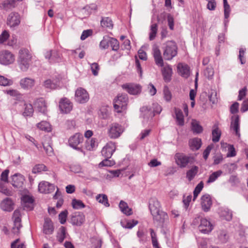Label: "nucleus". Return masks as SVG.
<instances>
[{
    "mask_svg": "<svg viewBox=\"0 0 248 248\" xmlns=\"http://www.w3.org/2000/svg\"><path fill=\"white\" fill-rule=\"evenodd\" d=\"M31 60L32 55L28 49L22 48L19 50L17 63L21 71L25 72L29 69Z\"/></svg>",
    "mask_w": 248,
    "mask_h": 248,
    "instance_id": "nucleus-1",
    "label": "nucleus"
},
{
    "mask_svg": "<svg viewBox=\"0 0 248 248\" xmlns=\"http://www.w3.org/2000/svg\"><path fill=\"white\" fill-rule=\"evenodd\" d=\"M128 98L126 94H119L114 99L113 107L118 113L123 112L127 108Z\"/></svg>",
    "mask_w": 248,
    "mask_h": 248,
    "instance_id": "nucleus-2",
    "label": "nucleus"
},
{
    "mask_svg": "<svg viewBox=\"0 0 248 248\" xmlns=\"http://www.w3.org/2000/svg\"><path fill=\"white\" fill-rule=\"evenodd\" d=\"M177 54V46L172 41H168L164 48L163 56L167 60H170Z\"/></svg>",
    "mask_w": 248,
    "mask_h": 248,
    "instance_id": "nucleus-3",
    "label": "nucleus"
},
{
    "mask_svg": "<svg viewBox=\"0 0 248 248\" xmlns=\"http://www.w3.org/2000/svg\"><path fill=\"white\" fill-rule=\"evenodd\" d=\"M174 158L176 164L182 168L186 167L189 163L192 164L194 161L193 157L186 155L183 153H176Z\"/></svg>",
    "mask_w": 248,
    "mask_h": 248,
    "instance_id": "nucleus-4",
    "label": "nucleus"
},
{
    "mask_svg": "<svg viewBox=\"0 0 248 248\" xmlns=\"http://www.w3.org/2000/svg\"><path fill=\"white\" fill-rule=\"evenodd\" d=\"M124 128L117 123H113L109 125L108 129V136L110 139L119 138L124 132Z\"/></svg>",
    "mask_w": 248,
    "mask_h": 248,
    "instance_id": "nucleus-5",
    "label": "nucleus"
},
{
    "mask_svg": "<svg viewBox=\"0 0 248 248\" xmlns=\"http://www.w3.org/2000/svg\"><path fill=\"white\" fill-rule=\"evenodd\" d=\"M89 99L88 92L82 88H78L75 92V100L80 104L86 103Z\"/></svg>",
    "mask_w": 248,
    "mask_h": 248,
    "instance_id": "nucleus-6",
    "label": "nucleus"
},
{
    "mask_svg": "<svg viewBox=\"0 0 248 248\" xmlns=\"http://www.w3.org/2000/svg\"><path fill=\"white\" fill-rule=\"evenodd\" d=\"M15 56L8 50H3L0 52V63L8 65L15 61Z\"/></svg>",
    "mask_w": 248,
    "mask_h": 248,
    "instance_id": "nucleus-7",
    "label": "nucleus"
},
{
    "mask_svg": "<svg viewBox=\"0 0 248 248\" xmlns=\"http://www.w3.org/2000/svg\"><path fill=\"white\" fill-rule=\"evenodd\" d=\"M13 219L14 220V226L12 228V232L15 234L19 232V230L22 227L21 224L20 212L19 210H16L13 213Z\"/></svg>",
    "mask_w": 248,
    "mask_h": 248,
    "instance_id": "nucleus-8",
    "label": "nucleus"
},
{
    "mask_svg": "<svg viewBox=\"0 0 248 248\" xmlns=\"http://www.w3.org/2000/svg\"><path fill=\"white\" fill-rule=\"evenodd\" d=\"M83 140V137L82 135L80 133H76L69 138L68 142L69 145L71 147L78 151H81V148L78 147V145L82 143Z\"/></svg>",
    "mask_w": 248,
    "mask_h": 248,
    "instance_id": "nucleus-9",
    "label": "nucleus"
},
{
    "mask_svg": "<svg viewBox=\"0 0 248 248\" xmlns=\"http://www.w3.org/2000/svg\"><path fill=\"white\" fill-rule=\"evenodd\" d=\"M116 150L115 143L112 141L108 142L103 148L101 151L102 155L107 158H110Z\"/></svg>",
    "mask_w": 248,
    "mask_h": 248,
    "instance_id": "nucleus-10",
    "label": "nucleus"
},
{
    "mask_svg": "<svg viewBox=\"0 0 248 248\" xmlns=\"http://www.w3.org/2000/svg\"><path fill=\"white\" fill-rule=\"evenodd\" d=\"M85 221L84 214L80 212H76L72 214L71 217V223L73 225L80 226Z\"/></svg>",
    "mask_w": 248,
    "mask_h": 248,
    "instance_id": "nucleus-11",
    "label": "nucleus"
},
{
    "mask_svg": "<svg viewBox=\"0 0 248 248\" xmlns=\"http://www.w3.org/2000/svg\"><path fill=\"white\" fill-rule=\"evenodd\" d=\"M20 23L19 15L15 12H12L9 15L7 18V24L10 28H15L19 25Z\"/></svg>",
    "mask_w": 248,
    "mask_h": 248,
    "instance_id": "nucleus-12",
    "label": "nucleus"
},
{
    "mask_svg": "<svg viewBox=\"0 0 248 248\" xmlns=\"http://www.w3.org/2000/svg\"><path fill=\"white\" fill-rule=\"evenodd\" d=\"M59 108L62 113H68L72 109L73 105L68 98L64 97L61 98L59 102Z\"/></svg>",
    "mask_w": 248,
    "mask_h": 248,
    "instance_id": "nucleus-13",
    "label": "nucleus"
},
{
    "mask_svg": "<svg viewBox=\"0 0 248 248\" xmlns=\"http://www.w3.org/2000/svg\"><path fill=\"white\" fill-rule=\"evenodd\" d=\"M122 87L129 93L133 95H136L140 93L141 90V88L140 85L133 83L124 84L122 85Z\"/></svg>",
    "mask_w": 248,
    "mask_h": 248,
    "instance_id": "nucleus-14",
    "label": "nucleus"
},
{
    "mask_svg": "<svg viewBox=\"0 0 248 248\" xmlns=\"http://www.w3.org/2000/svg\"><path fill=\"white\" fill-rule=\"evenodd\" d=\"M177 71L178 74L184 78H188L191 76L190 67L184 63H178L177 65Z\"/></svg>",
    "mask_w": 248,
    "mask_h": 248,
    "instance_id": "nucleus-15",
    "label": "nucleus"
},
{
    "mask_svg": "<svg viewBox=\"0 0 248 248\" xmlns=\"http://www.w3.org/2000/svg\"><path fill=\"white\" fill-rule=\"evenodd\" d=\"M55 190L54 185L46 181H42L39 184L38 190L42 193H50L53 192Z\"/></svg>",
    "mask_w": 248,
    "mask_h": 248,
    "instance_id": "nucleus-16",
    "label": "nucleus"
},
{
    "mask_svg": "<svg viewBox=\"0 0 248 248\" xmlns=\"http://www.w3.org/2000/svg\"><path fill=\"white\" fill-rule=\"evenodd\" d=\"M152 216L154 222H156L158 225L160 226H162L165 221L168 219L167 214L162 210Z\"/></svg>",
    "mask_w": 248,
    "mask_h": 248,
    "instance_id": "nucleus-17",
    "label": "nucleus"
},
{
    "mask_svg": "<svg viewBox=\"0 0 248 248\" xmlns=\"http://www.w3.org/2000/svg\"><path fill=\"white\" fill-rule=\"evenodd\" d=\"M213 229V226L211 222L206 218H202L201 223L199 226V229L200 232L203 233H208Z\"/></svg>",
    "mask_w": 248,
    "mask_h": 248,
    "instance_id": "nucleus-18",
    "label": "nucleus"
},
{
    "mask_svg": "<svg viewBox=\"0 0 248 248\" xmlns=\"http://www.w3.org/2000/svg\"><path fill=\"white\" fill-rule=\"evenodd\" d=\"M212 204L211 198L209 194L203 195L201 197V205L202 210L208 212L210 210Z\"/></svg>",
    "mask_w": 248,
    "mask_h": 248,
    "instance_id": "nucleus-19",
    "label": "nucleus"
},
{
    "mask_svg": "<svg viewBox=\"0 0 248 248\" xmlns=\"http://www.w3.org/2000/svg\"><path fill=\"white\" fill-rule=\"evenodd\" d=\"M146 110L150 112V115L153 117L156 114H159L162 110V108L157 103H154L152 104V107H143L141 108L142 111H145Z\"/></svg>",
    "mask_w": 248,
    "mask_h": 248,
    "instance_id": "nucleus-20",
    "label": "nucleus"
},
{
    "mask_svg": "<svg viewBox=\"0 0 248 248\" xmlns=\"http://www.w3.org/2000/svg\"><path fill=\"white\" fill-rule=\"evenodd\" d=\"M24 180V177L22 175L16 173L12 177L11 184L15 187H21L23 185Z\"/></svg>",
    "mask_w": 248,
    "mask_h": 248,
    "instance_id": "nucleus-21",
    "label": "nucleus"
},
{
    "mask_svg": "<svg viewBox=\"0 0 248 248\" xmlns=\"http://www.w3.org/2000/svg\"><path fill=\"white\" fill-rule=\"evenodd\" d=\"M1 208L5 211L10 212L14 209V203L9 198L4 199L0 203Z\"/></svg>",
    "mask_w": 248,
    "mask_h": 248,
    "instance_id": "nucleus-22",
    "label": "nucleus"
},
{
    "mask_svg": "<svg viewBox=\"0 0 248 248\" xmlns=\"http://www.w3.org/2000/svg\"><path fill=\"white\" fill-rule=\"evenodd\" d=\"M149 207L152 215L157 214L161 210L160 202L155 199H153L150 201Z\"/></svg>",
    "mask_w": 248,
    "mask_h": 248,
    "instance_id": "nucleus-23",
    "label": "nucleus"
},
{
    "mask_svg": "<svg viewBox=\"0 0 248 248\" xmlns=\"http://www.w3.org/2000/svg\"><path fill=\"white\" fill-rule=\"evenodd\" d=\"M60 78H48L44 82V86L47 88L54 89L60 86Z\"/></svg>",
    "mask_w": 248,
    "mask_h": 248,
    "instance_id": "nucleus-24",
    "label": "nucleus"
},
{
    "mask_svg": "<svg viewBox=\"0 0 248 248\" xmlns=\"http://www.w3.org/2000/svg\"><path fill=\"white\" fill-rule=\"evenodd\" d=\"M54 232V226L50 219L46 218L43 226V232L46 234H51Z\"/></svg>",
    "mask_w": 248,
    "mask_h": 248,
    "instance_id": "nucleus-25",
    "label": "nucleus"
},
{
    "mask_svg": "<svg viewBox=\"0 0 248 248\" xmlns=\"http://www.w3.org/2000/svg\"><path fill=\"white\" fill-rule=\"evenodd\" d=\"M34 106L39 112L44 114L46 113V105L44 98H40L37 99L34 103Z\"/></svg>",
    "mask_w": 248,
    "mask_h": 248,
    "instance_id": "nucleus-26",
    "label": "nucleus"
},
{
    "mask_svg": "<svg viewBox=\"0 0 248 248\" xmlns=\"http://www.w3.org/2000/svg\"><path fill=\"white\" fill-rule=\"evenodd\" d=\"M202 144L201 139L198 138H195L189 141V145L193 151L199 150L201 148Z\"/></svg>",
    "mask_w": 248,
    "mask_h": 248,
    "instance_id": "nucleus-27",
    "label": "nucleus"
},
{
    "mask_svg": "<svg viewBox=\"0 0 248 248\" xmlns=\"http://www.w3.org/2000/svg\"><path fill=\"white\" fill-rule=\"evenodd\" d=\"M161 67L163 78H170L172 73V69L171 66L166 63V64H163V66Z\"/></svg>",
    "mask_w": 248,
    "mask_h": 248,
    "instance_id": "nucleus-28",
    "label": "nucleus"
},
{
    "mask_svg": "<svg viewBox=\"0 0 248 248\" xmlns=\"http://www.w3.org/2000/svg\"><path fill=\"white\" fill-rule=\"evenodd\" d=\"M20 84L24 89H29L34 85V80L32 78H22Z\"/></svg>",
    "mask_w": 248,
    "mask_h": 248,
    "instance_id": "nucleus-29",
    "label": "nucleus"
},
{
    "mask_svg": "<svg viewBox=\"0 0 248 248\" xmlns=\"http://www.w3.org/2000/svg\"><path fill=\"white\" fill-rule=\"evenodd\" d=\"M119 208L124 214L129 216L132 215V209L129 208L127 203L123 201H121L119 205Z\"/></svg>",
    "mask_w": 248,
    "mask_h": 248,
    "instance_id": "nucleus-30",
    "label": "nucleus"
},
{
    "mask_svg": "<svg viewBox=\"0 0 248 248\" xmlns=\"http://www.w3.org/2000/svg\"><path fill=\"white\" fill-rule=\"evenodd\" d=\"M239 118L238 116L234 117V120L231 122V127L235 132L236 135L240 137V134L239 132Z\"/></svg>",
    "mask_w": 248,
    "mask_h": 248,
    "instance_id": "nucleus-31",
    "label": "nucleus"
},
{
    "mask_svg": "<svg viewBox=\"0 0 248 248\" xmlns=\"http://www.w3.org/2000/svg\"><path fill=\"white\" fill-rule=\"evenodd\" d=\"M199 171V168L196 166H193L186 173V177L189 181H191L193 179Z\"/></svg>",
    "mask_w": 248,
    "mask_h": 248,
    "instance_id": "nucleus-32",
    "label": "nucleus"
},
{
    "mask_svg": "<svg viewBox=\"0 0 248 248\" xmlns=\"http://www.w3.org/2000/svg\"><path fill=\"white\" fill-rule=\"evenodd\" d=\"M100 24L103 28H106L108 29H112L113 27L112 20L108 17H102Z\"/></svg>",
    "mask_w": 248,
    "mask_h": 248,
    "instance_id": "nucleus-33",
    "label": "nucleus"
},
{
    "mask_svg": "<svg viewBox=\"0 0 248 248\" xmlns=\"http://www.w3.org/2000/svg\"><path fill=\"white\" fill-rule=\"evenodd\" d=\"M176 119L178 124L183 125L184 124V116L182 110L179 108H175Z\"/></svg>",
    "mask_w": 248,
    "mask_h": 248,
    "instance_id": "nucleus-34",
    "label": "nucleus"
},
{
    "mask_svg": "<svg viewBox=\"0 0 248 248\" xmlns=\"http://www.w3.org/2000/svg\"><path fill=\"white\" fill-rule=\"evenodd\" d=\"M158 30L157 23H153L150 26V32L149 34V39L152 41L155 39Z\"/></svg>",
    "mask_w": 248,
    "mask_h": 248,
    "instance_id": "nucleus-35",
    "label": "nucleus"
},
{
    "mask_svg": "<svg viewBox=\"0 0 248 248\" xmlns=\"http://www.w3.org/2000/svg\"><path fill=\"white\" fill-rule=\"evenodd\" d=\"M192 130L194 133H201L202 132V127L200 125L199 122L195 120H193L191 122Z\"/></svg>",
    "mask_w": 248,
    "mask_h": 248,
    "instance_id": "nucleus-36",
    "label": "nucleus"
},
{
    "mask_svg": "<svg viewBox=\"0 0 248 248\" xmlns=\"http://www.w3.org/2000/svg\"><path fill=\"white\" fill-rule=\"evenodd\" d=\"M221 135V131L217 127H215L212 132V141L214 142L219 141Z\"/></svg>",
    "mask_w": 248,
    "mask_h": 248,
    "instance_id": "nucleus-37",
    "label": "nucleus"
},
{
    "mask_svg": "<svg viewBox=\"0 0 248 248\" xmlns=\"http://www.w3.org/2000/svg\"><path fill=\"white\" fill-rule=\"evenodd\" d=\"M66 237V228L63 226H61L59 229V232L57 233V240L60 242L62 243Z\"/></svg>",
    "mask_w": 248,
    "mask_h": 248,
    "instance_id": "nucleus-38",
    "label": "nucleus"
},
{
    "mask_svg": "<svg viewBox=\"0 0 248 248\" xmlns=\"http://www.w3.org/2000/svg\"><path fill=\"white\" fill-rule=\"evenodd\" d=\"M33 108L31 104H24V110L23 115L24 116H31L33 113Z\"/></svg>",
    "mask_w": 248,
    "mask_h": 248,
    "instance_id": "nucleus-39",
    "label": "nucleus"
},
{
    "mask_svg": "<svg viewBox=\"0 0 248 248\" xmlns=\"http://www.w3.org/2000/svg\"><path fill=\"white\" fill-rule=\"evenodd\" d=\"M220 216L227 221H230L232 219V212L228 209H224L221 211Z\"/></svg>",
    "mask_w": 248,
    "mask_h": 248,
    "instance_id": "nucleus-40",
    "label": "nucleus"
},
{
    "mask_svg": "<svg viewBox=\"0 0 248 248\" xmlns=\"http://www.w3.org/2000/svg\"><path fill=\"white\" fill-rule=\"evenodd\" d=\"M96 200L106 207H108L109 204L108 202V197L105 194H99L96 197Z\"/></svg>",
    "mask_w": 248,
    "mask_h": 248,
    "instance_id": "nucleus-41",
    "label": "nucleus"
},
{
    "mask_svg": "<svg viewBox=\"0 0 248 248\" xmlns=\"http://www.w3.org/2000/svg\"><path fill=\"white\" fill-rule=\"evenodd\" d=\"M22 201L23 202L24 207L30 208V205L33 204L34 200L32 197L29 195H25L22 197Z\"/></svg>",
    "mask_w": 248,
    "mask_h": 248,
    "instance_id": "nucleus-42",
    "label": "nucleus"
},
{
    "mask_svg": "<svg viewBox=\"0 0 248 248\" xmlns=\"http://www.w3.org/2000/svg\"><path fill=\"white\" fill-rule=\"evenodd\" d=\"M37 126L40 130L45 131H50L51 130V126L50 124L46 121H42L37 124Z\"/></svg>",
    "mask_w": 248,
    "mask_h": 248,
    "instance_id": "nucleus-43",
    "label": "nucleus"
},
{
    "mask_svg": "<svg viewBox=\"0 0 248 248\" xmlns=\"http://www.w3.org/2000/svg\"><path fill=\"white\" fill-rule=\"evenodd\" d=\"M150 232L153 247L155 248H159L155 232L153 229H150Z\"/></svg>",
    "mask_w": 248,
    "mask_h": 248,
    "instance_id": "nucleus-44",
    "label": "nucleus"
},
{
    "mask_svg": "<svg viewBox=\"0 0 248 248\" xmlns=\"http://www.w3.org/2000/svg\"><path fill=\"white\" fill-rule=\"evenodd\" d=\"M222 173V171L220 170L214 172L210 176L207 181V183L214 182L218 177Z\"/></svg>",
    "mask_w": 248,
    "mask_h": 248,
    "instance_id": "nucleus-45",
    "label": "nucleus"
},
{
    "mask_svg": "<svg viewBox=\"0 0 248 248\" xmlns=\"http://www.w3.org/2000/svg\"><path fill=\"white\" fill-rule=\"evenodd\" d=\"M203 187V183L201 181L196 186L193 191V201L198 197L199 194L201 192Z\"/></svg>",
    "mask_w": 248,
    "mask_h": 248,
    "instance_id": "nucleus-46",
    "label": "nucleus"
},
{
    "mask_svg": "<svg viewBox=\"0 0 248 248\" xmlns=\"http://www.w3.org/2000/svg\"><path fill=\"white\" fill-rule=\"evenodd\" d=\"M110 37H104L103 40L100 43V47L102 49H107L110 44Z\"/></svg>",
    "mask_w": 248,
    "mask_h": 248,
    "instance_id": "nucleus-47",
    "label": "nucleus"
},
{
    "mask_svg": "<svg viewBox=\"0 0 248 248\" xmlns=\"http://www.w3.org/2000/svg\"><path fill=\"white\" fill-rule=\"evenodd\" d=\"M72 205L74 209H78L83 208L85 207V205L80 200L73 199L72 202Z\"/></svg>",
    "mask_w": 248,
    "mask_h": 248,
    "instance_id": "nucleus-48",
    "label": "nucleus"
},
{
    "mask_svg": "<svg viewBox=\"0 0 248 248\" xmlns=\"http://www.w3.org/2000/svg\"><path fill=\"white\" fill-rule=\"evenodd\" d=\"M109 46L112 48V50L117 51L119 48V43L118 41L114 38L110 37Z\"/></svg>",
    "mask_w": 248,
    "mask_h": 248,
    "instance_id": "nucleus-49",
    "label": "nucleus"
},
{
    "mask_svg": "<svg viewBox=\"0 0 248 248\" xmlns=\"http://www.w3.org/2000/svg\"><path fill=\"white\" fill-rule=\"evenodd\" d=\"M46 166L44 164H38L35 165L32 169V172L33 173H37L42 171H46Z\"/></svg>",
    "mask_w": 248,
    "mask_h": 248,
    "instance_id": "nucleus-50",
    "label": "nucleus"
},
{
    "mask_svg": "<svg viewBox=\"0 0 248 248\" xmlns=\"http://www.w3.org/2000/svg\"><path fill=\"white\" fill-rule=\"evenodd\" d=\"M223 0V7L225 18L227 19L229 17L230 12V7L227 2V0Z\"/></svg>",
    "mask_w": 248,
    "mask_h": 248,
    "instance_id": "nucleus-51",
    "label": "nucleus"
},
{
    "mask_svg": "<svg viewBox=\"0 0 248 248\" xmlns=\"http://www.w3.org/2000/svg\"><path fill=\"white\" fill-rule=\"evenodd\" d=\"M44 150H45L46 154L48 155L51 156L53 154V150L51 146L49 143H42Z\"/></svg>",
    "mask_w": 248,
    "mask_h": 248,
    "instance_id": "nucleus-52",
    "label": "nucleus"
},
{
    "mask_svg": "<svg viewBox=\"0 0 248 248\" xmlns=\"http://www.w3.org/2000/svg\"><path fill=\"white\" fill-rule=\"evenodd\" d=\"M115 164V162L113 160H109V158H105L104 160L101 161L99 164V166L100 167H110L112 166Z\"/></svg>",
    "mask_w": 248,
    "mask_h": 248,
    "instance_id": "nucleus-53",
    "label": "nucleus"
},
{
    "mask_svg": "<svg viewBox=\"0 0 248 248\" xmlns=\"http://www.w3.org/2000/svg\"><path fill=\"white\" fill-rule=\"evenodd\" d=\"M246 48H240L239 49V54L238 55V59L239 60L241 64H244L246 63V60L245 58V54L246 52Z\"/></svg>",
    "mask_w": 248,
    "mask_h": 248,
    "instance_id": "nucleus-54",
    "label": "nucleus"
},
{
    "mask_svg": "<svg viewBox=\"0 0 248 248\" xmlns=\"http://www.w3.org/2000/svg\"><path fill=\"white\" fill-rule=\"evenodd\" d=\"M223 168L228 170V173H231L234 170L236 169L237 166L234 163H228L224 164Z\"/></svg>",
    "mask_w": 248,
    "mask_h": 248,
    "instance_id": "nucleus-55",
    "label": "nucleus"
},
{
    "mask_svg": "<svg viewBox=\"0 0 248 248\" xmlns=\"http://www.w3.org/2000/svg\"><path fill=\"white\" fill-rule=\"evenodd\" d=\"M91 69L94 76H97L100 69L99 66L97 63L94 62L91 65Z\"/></svg>",
    "mask_w": 248,
    "mask_h": 248,
    "instance_id": "nucleus-56",
    "label": "nucleus"
},
{
    "mask_svg": "<svg viewBox=\"0 0 248 248\" xmlns=\"http://www.w3.org/2000/svg\"><path fill=\"white\" fill-rule=\"evenodd\" d=\"M67 211L65 210L62 212L59 215V219L61 224H63L66 221V218L67 216Z\"/></svg>",
    "mask_w": 248,
    "mask_h": 248,
    "instance_id": "nucleus-57",
    "label": "nucleus"
},
{
    "mask_svg": "<svg viewBox=\"0 0 248 248\" xmlns=\"http://www.w3.org/2000/svg\"><path fill=\"white\" fill-rule=\"evenodd\" d=\"M218 238L222 243H226L228 239V236L227 232L224 231H221L218 235Z\"/></svg>",
    "mask_w": 248,
    "mask_h": 248,
    "instance_id": "nucleus-58",
    "label": "nucleus"
},
{
    "mask_svg": "<svg viewBox=\"0 0 248 248\" xmlns=\"http://www.w3.org/2000/svg\"><path fill=\"white\" fill-rule=\"evenodd\" d=\"M16 0H6L4 1L3 6L5 8H12L15 7Z\"/></svg>",
    "mask_w": 248,
    "mask_h": 248,
    "instance_id": "nucleus-59",
    "label": "nucleus"
},
{
    "mask_svg": "<svg viewBox=\"0 0 248 248\" xmlns=\"http://www.w3.org/2000/svg\"><path fill=\"white\" fill-rule=\"evenodd\" d=\"M236 155V152L234 146L232 145H229L227 157H233Z\"/></svg>",
    "mask_w": 248,
    "mask_h": 248,
    "instance_id": "nucleus-60",
    "label": "nucleus"
},
{
    "mask_svg": "<svg viewBox=\"0 0 248 248\" xmlns=\"http://www.w3.org/2000/svg\"><path fill=\"white\" fill-rule=\"evenodd\" d=\"M167 20L168 22V26L169 28L171 30H173L174 29V18L173 16L170 14H169L167 16Z\"/></svg>",
    "mask_w": 248,
    "mask_h": 248,
    "instance_id": "nucleus-61",
    "label": "nucleus"
},
{
    "mask_svg": "<svg viewBox=\"0 0 248 248\" xmlns=\"http://www.w3.org/2000/svg\"><path fill=\"white\" fill-rule=\"evenodd\" d=\"M205 78H212L214 75V70L212 68H207L203 71Z\"/></svg>",
    "mask_w": 248,
    "mask_h": 248,
    "instance_id": "nucleus-62",
    "label": "nucleus"
},
{
    "mask_svg": "<svg viewBox=\"0 0 248 248\" xmlns=\"http://www.w3.org/2000/svg\"><path fill=\"white\" fill-rule=\"evenodd\" d=\"M13 83L12 80L9 78H0V85L3 86H9Z\"/></svg>",
    "mask_w": 248,
    "mask_h": 248,
    "instance_id": "nucleus-63",
    "label": "nucleus"
},
{
    "mask_svg": "<svg viewBox=\"0 0 248 248\" xmlns=\"http://www.w3.org/2000/svg\"><path fill=\"white\" fill-rule=\"evenodd\" d=\"M9 37L8 32L6 31H4L2 32L1 34L0 35V44L3 43L5 42Z\"/></svg>",
    "mask_w": 248,
    "mask_h": 248,
    "instance_id": "nucleus-64",
    "label": "nucleus"
}]
</instances>
